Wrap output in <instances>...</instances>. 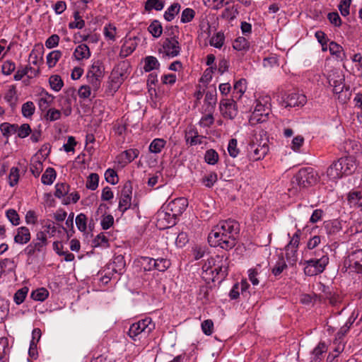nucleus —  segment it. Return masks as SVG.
<instances>
[{"label": "nucleus", "mask_w": 362, "mask_h": 362, "mask_svg": "<svg viewBox=\"0 0 362 362\" xmlns=\"http://www.w3.org/2000/svg\"><path fill=\"white\" fill-rule=\"evenodd\" d=\"M155 328V325L150 317H146L137 322L133 323L129 329L128 335L134 341L137 340L139 334L148 335Z\"/></svg>", "instance_id": "obj_3"}, {"label": "nucleus", "mask_w": 362, "mask_h": 362, "mask_svg": "<svg viewBox=\"0 0 362 362\" xmlns=\"http://www.w3.org/2000/svg\"><path fill=\"white\" fill-rule=\"evenodd\" d=\"M92 245L94 247H109L108 238L103 233H100L94 238V240L92 242Z\"/></svg>", "instance_id": "obj_36"}, {"label": "nucleus", "mask_w": 362, "mask_h": 362, "mask_svg": "<svg viewBox=\"0 0 362 362\" xmlns=\"http://www.w3.org/2000/svg\"><path fill=\"white\" fill-rule=\"evenodd\" d=\"M204 160L209 165H215L218 161V154L214 149H209L205 153Z\"/></svg>", "instance_id": "obj_45"}, {"label": "nucleus", "mask_w": 362, "mask_h": 362, "mask_svg": "<svg viewBox=\"0 0 362 362\" xmlns=\"http://www.w3.org/2000/svg\"><path fill=\"white\" fill-rule=\"evenodd\" d=\"M166 141L163 139H155L152 141L149 146V151L151 153H159L165 147Z\"/></svg>", "instance_id": "obj_32"}, {"label": "nucleus", "mask_w": 362, "mask_h": 362, "mask_svg": "<svg viewBox=\"0 0 362 362\" xmlns=\"http://www.w3.org/2000/svg\"><path fill=\"white\" fill-rule=\"evenodd\" d=\"M136 45L131 39L126 40L121 47L119 55L126 57L131 54L136 49Z\"/></svg>", "instance_id": "obj_27"}, {"label": "nucleus", "mask_w": 362, "mask_h": 362, "mask_svg": "<svg viewBox=\"0 0 362 362\" xmlns=\"http://www.w3.org/2000/svg\"><path fill=\"white\" fill-rule=\"evenodd\" d=\"M74 18L75 21L69 23V28L70 29H82L85 26V21L82 19L78 11H74Z\"/></svg>", "instance_id": "obj_43"}, {"label": "nucleus", "mask_w": 362, "mask_h": 362, "mask_svg": "<svg viewBox=\"0 0 362 362\" xmlns=\"http://www.w3.org/2000/svg\"><path fill=\"white\" fill-rule=\"evenodd\" d=\"M0 130L3 136L8 139L11 134L17 132V130H18V124L4 122L0 124Z\"/></svg>", "instance_id": "obj_25"}, {"label": "nucleus", "mask_w": 362, "mask_h": 362, "mask_svg": "<svg viewBox=\"0 0 362 362\" xmlns=\"http://www.w3.org/2000/svg\"><path fill=\"white\" fill-rule=\"evenodd\" d=\"M129 66L127 61H122L114 67L110 74L112 86L114 88L117 89L127 78Z\"/></svg>", "instance_id": "obj_4"}, {"label": "nucleus", "mask_w": 362, "mask_h": 362, "mask_svg": "<svg viewBox=\"0 0 362 362\" xmlns=\"http://www.w3.org/2000/svg\"><path fill=\"white\" fill-rule=\"evenodd\" d=\"M228 151L229 155L233 158L237 157L239 154L240 150L238 148V141L236 139H231L229 140Z\"/></svg>", "instance_id": "obj_52"}, {"label": "nucleus", "mask_w": 362, "mask_h": 362, "mask_svg": "<svg viewBox=\"0 0 362 362\" xmlns=\"http://www.w3.org/2000/svg\"><path fill=\"white\" fill-rule=\"evenodd\" d=\"M131 200L132 198L130 197L121 196L119 202L118 209L122 213L125 212L131 207Z\"/></svg>", "instance_id": "obj_54"}, {"label": "nucleus", "mask_w": 362, "mask_h": 362, "mask_svg": "<svg viewBox=\"0 0 362 362\" xmlns=\"http://www.w3.org/2000/svg\"><path fill=\"white\" fill-rule=\"evenodd\" d=\"M31 238L30 230L25 226L17 228L16 234L14 236V242L18 244L24 245L28 243Z\"/></svg>", "instance_id": "obj_17"}, {"label": "nucleus", "mask_w": 362, "mask_h": 362, "mask_svg": "<svg viewBox=\"0 0 362 362\" xmlns=\"http://www.w3.org/2000/svg\"><path fill=\"white\" fill-rule=\"evenodd\" d=\"M16 133L19 138L24 139L32 133V129L29 124L25 123L18 126V130H17Z\"/></svg>", "instance_id": "obj_55"}, {"label": "nucleus", "mask_w": 362, "mask_h": 362, "mask_svg": "<svg viewBox=\"0 0 362 362\" xmlns=\"http://www.w3.org/2000/svg\"><path fill=\"white\" fill-rule=\"evenodd\" d=\"M271 98L269 96L259 98L256 100V105L249 122L252 125L266 122L271 113Z\"/></svg>", "instance_id": "obj_1"}, {"label": "nucleus", "mask_w": 362, "mask_h": 362, "mask_svg": "<svg viewBox=\"0 0 362 362\" xmlns=\"http://www.w3.org/2000/svg\"><path fill=\"white\" fill-rule=\"evenodd\" d=\"M323 227L328 235H334L341 230V223L337 219L326 221Z\"/></svg>", "instance_id": "obj_20"}, {"label": "nucleus", "mask_w": 362, "mask_h": 362, "mask_svg": "<svg viewBox=\"0 0 362 362\" xmlns=\"http://www.w3.org/2000/svg\"><path fill=\"white\" fill-rule=\"evenodd\" d=\"M62 54L59 50H54L47 56V64L49 68L54 67L61 58Z\"/></svg>", "instance_id": "obj_34"}, {"label": "nucleus", "mask_w": 362, "mask_h": 362, "mask_svg": "<svg viewBox=\"0 0 362 362\" xmlns=\"http://www.w3.org/2000/svg\"><path fill=\"white\" fill-rule=\"evenodd\" d=\"M195 14L194 9L186 8L182 12L180 21L182 23H189L194 19Z\"/></svg>", "instance_id": "obj_48"}, {"label": "nucleus", "mask_w": 362, "mask_h": 362, "mask_svg": "<svg viewBox=\"0 0 362 362\" xmlns=\"http://www.w3.org/2000/svg\"><path fill=\"white\" fill-rule=\"evenodd\" d=\"M74 58L78 60L88 59L90 57V51L89 47L86 44H81L76 47L74 52Z\"/></svg>", "instance_id": "obj_21"}, {"label": "nucleus", "mask_w": 362, "mask_h": 362, "mask_svg": "<svg viewBox=\"0 0 362 362\" xmlns=\"http://www.w3.org/2000/svg\"><path fill=\"white\" fill-rule=\"evenodd\" d=\"M28 288L24 286L18 289L14 294L13 300L17 305L21 304L25 299L28 293Z\"/></svg>", "instance_id": "obj_44"}, {"label": "nucleus", "mask_w": 362, "mask_h": 362, "mask_svg": "<svg viewBox=\"0 0 362 362\" xmlns=\"http://www.w3.org/2000/svg\"><path fill=\"white\" fill-rule=\"evenodd\" d=\"M6 214V217L13 226H18L20 224V217L15 209H8Z\"/></svg>", "instance_id": "obj_60"}, {"label": "nucleus", "mask_w": 362, "mask_h": 362, "mask_svg": "<svg viewBox=\"0 0 362 362\" xmlns=\"http://www.w3.org/2000/svg\"><path fill=\"white\" fill-rule=\"evenodd\" d=\"M9 185L11 187L18 184L19 180V169L16 167L11 168L8 175Z\"/></svg>", "instance_id": "obj_58"}, {"label": "nucleus", "mask_w": 362, "mask_h": 362, "mask_svg": "<svg viewBox=\"0 0 362 362\" xmlns=\"http://www.w3.org/2000/svg\"><path fill=\"white\" fill-rule=\"evenodd\" d=\"M35 107L32 101H28L22 105V115L25 117H30L35 113Z\"/></svg>", "instance_id": "obj_46"}, {"label": "nucleus", "mask_w": 362, "mask_h": 362, "mask_svg": "<svg viewBox=\"0 0 362 362\" xmlns=\"http://www.w3.org/2000/svg\"><path fill=\"white\" fill-rule=\"evenodd\" d=\"M164 7V1L160 0H147L145 3V10L151 11L153 9L161 11Z\"/></svg>", "instance_id": "obj_37"}, {"label": "nucleus", "mask_w": 362, "mask_h": 362, "mask_svg": "<svg viewBox=\"0 0 362 362\" xmlns=\"http://www.w3.org/2000/svg\"><path fill=\"white\" fill-rule=\"evenodd\" d=\"M56 176L55 170L53 168H48L42 174L41 181L44 185H50L53 183Z\"/></svg>", "instance_id": "obj_28"}, {"label": "nucleus", "mask_w": 362, "mask_h": 362, "mask_svg": "<svg viewBox=\"0 0 362 362\" xmlns=\"http://www.w3.org/2000/svg\"><path fill=\"white\" fill-rule=\"evenodd\" d=\"M238 12L237 11V9H234L233 6V7H227L223 11L221 16L223 18H225V19H227L229 21H233L235 18V16H236V14H238Z\"/></svg>", "instance_id": "obj_64"}, {"label": "nucleus", "mask_w": 362, "mask_h": 362, "mask_svg": "<svg viewBox=\"0 0 362 362\" xmlns=\"http://www.w3.org/2000/svg\"><path fill=\"white\" fill-rule=\"evenodd\" d=\"M49 296V292L46 288H41L33 291L30 297L32 299L37 301H44Z\"/></svg>", "instance_id": "obj_40"}, {"label": "nucleus", "mask_w": 362, "mask_h": 362, "mask_svg": "<svg viewBox=\"0 0 362 362\" xmlns=\"http://www.w3.org/2000/svg\"><path fill=\"white\" fill-rule=\"evenodd\" d=\"M329 84L334 87V85H339L344 82V76L343 75L339 74L337 71H332L329 74L328 77Z\"/></svg>", "instance_id": "obj_35"}, {"label": "nucleus", "mask_w": 362, "mask_h": 362, "mask_svg": "<svg viewBox=\"0 0 362 362\" xmlns=\"http://www.w3.org/2000/svg\"><path fill=\"white\" fill-rule=\"evenodd\" d=\"M99 175L97 173H90L88 177L86 187L88 189L95 190L98 186Z\"/></svg>", "instance_id": "obj_47"}, {"label": "nucleus", "mask_w": 362, "mask_h": 362, "mask_svg": "<svg viewBox=\"0 0 362 362\" xmlns=\"http://www.w3.org/2000/svg\"><path fill=\"white\" fill-rule=\"evenodd\" d=\"M322 293H325V298H326V300H328L329 303L332 306H337L339 303L341 302V297L336 293H332L329 291V288L325 286V285H322Z\"/></svg>", "instance_id": "obj_22"}, {"label": "nucleus", "mask_w": 362, "mask_h": 362, "mask_svg": "<svg viewBox=\"0 0 362 362\" xmlns=\"http://www.w3.org/2000/svg\"><path fill=\"white\" fill-rule=\"evenodd\" d=\"M356 273H362V249L352 252L344 261V266Z\"/></svg>", "instance_id": "obj_8"}, {"label": "nucleus", "mask_w": 362, "mask_h": 362, "mask_svg": "<svg viewBox=\"0 0 362 362\" xmlns=\"http://www.w3.org/2000/svg\"><path fill=\"white\" fill-rule=\"evenodd\" d=\"M199 137L198 132L193 129L186 132L185 136L186 142L189 143L191 146H195L202 143V139H199Z\"/></svg>", "instance_id": "obj_31"}, {"label": "nucleus", "mask_w": 362, "mask_h": 362, "mask_svg": "<svg viewBox=\"0 0 362 362\" xmlns=\"http://www.w3.org/2000/svg\"><path fill=\"white\" fill-rule=\"evenodd\" d=\"M105 177L106 181L112 185L117 184L119 180L117 172L111 168H109L105 171Z\"/></svg>", "instance_id": "obj_57"}, {"label": "nucleus", "mask_w": 362, "mask_h": 362, "mask_svg": "<svg viewBox=\"0 0 362 362\" xmlns=\"http://www.w3.org/2000/svg\"><path fill=\"white\" fill-rule=\"evenodd\" d=\"M338 161L341 168L342 174L344 176H347L353 174L356 169V164L355 160L352 157H344L338 159Z\"/></svg>", "instance_id": "obj_14"}, {"label": "nucleus", "mask_w": 362, "mask_h": 362, "mask_svg": "<svg viewBox=\"0 0 362 362\" xmlns=\"http://www.w3.org/2000/svg\"><path fill=\"white\" fill-rule=\"evenodd\" d=\"M139 151L136 148H129L123 151L119 156L118 162L122 165H126L128 163H130L135 158L139 156Z\"/></svg>", "instance_id": "obj_16"}, {"label": "nucleus", "mask_w": 362, "mask_h": 362, "mask_svg": "<svg viewBox=\"0 0 362 362\" xmlns=\"http://www.w3.org/2000/svg\"><path fill=\"white\" fill-rule=\"evenodd\" d=\"M61 111L54 108L47 110L45 118L47 121L53 122L59 119L61 117Z\"/></svg>", "instance_id": "obj_53"}, {"label": "nucleus", "mask_w": 362, "mask_h": 362, "mask_svg": "<svg viewBox=\"0 0 362 362\" xmlns=\"http://www.w3.org/2000/svg\"><path fill=\"white\" fill-rule=\"evenodd\" d=\"M69 188L70 186L65 182L57 183L55 185L54 196L57 198L64 197L69 193Z\"/></svg>", "instance_id": "obj_38"}, {"label": "nucleus", "mask_w": 362, "mask_h": 362, "mask_svg": "<svg viewBox=\"0 0 362 362\" xmlns=\"http://www.w3.org/2000/svg\"><path fill=\"white\" fill-rule=\"evenodd\" d=\"M287 264L286 261L284 260L283 254L279 255V259L276 262V264L272 269V273L275 276H279L284 269L287 268Z\"/></svg>", "instance_id": "obj_29"}, {"label": "nucleus", "mask_w": 362, "mask_h": 362, "mask_svg": "<svg viewBox=\"0 0 362 362\" xmlns=\"http://www.w3.org/2000/svg\"><path fill=\"white\" fill-rule=\"evenodd\" d=\"M220 111L225 118L233 119L238 113L235 101L233 99H223L220 103Z\"/></svg>", "instance_id": "obj_11"}, {"label": "nucleus", "mask_w": 362, "mask_h": 362, "mask_svg": "<svg viewBox=\"0 0 362 362\" xmlns=\"http://www.w3.org/2000/svg\"><path fill=\"white\" fill-rule=\"evenodd\" d=\"M301 235V230L300 229H297L296 232L293 234L291 240L286 246L285 250H289L291 247L298 249L299 243H300V238Z\"/></svg>", "instance_id": "obj_50"}, {"label": "nucleus", "mask_w": 362, "mask_h": 362, "mask_svg": "<svg viewBox=\"0 0 362 362\" xmlns=\"http://www.w3.org/2000/svg\"><path fill=\"white\" fill-rule=\"evenodd\" d=\"M148 30L154 37H159L162 34L163 28L160 23L155 20L150 24Z\"/></svg>", "instance_id": "obj_39"}, {"label": "nucleus", "mask_w": 362, "mask_h": 362, "mask_svg": "<svg viewBox=\"0 0 362 362\" xmlns=\"http://www.w3.org/2000/svg\"><path fill=\"white\" fill-rule=\"evenodd\" d=\"M217 174L215 172H211L209 175L202 178V183L207 187H211L217 181Z\"/></svg>", "instance_id": "obj_56"}, {"label": "nucleus", "mask_w": 362, "mask_h": 362, "mask_svg": "<svg viewBox=\"0 0 362 362\" xmlns=\"http://www.w3.org/2000/svg\"><path fill=\"white\" fill-rule=\"evenodd\" d=\"M299 187L307 188L314 185L318 181L317 173L311 168H301L296 175Z\"/></svg>", "instance_id": "obj_5"}, {"label": "nucleus", "mask_w": 362, "mask_h": 362, "mask_svg": "<svg viewBox=\"0 0 362 362\" xmlns=\"http://www.w3.org/2000/svg\"><path fill=\"white\" fill-rule=\"evenodd\" d=\"M219 233V231L209 233L208 242L211 247L219 246L222 249L229 250L235 246L239 234Z\"/></svg>", "instance_id": "obj_2"}, {"label": "nucleus", "mask_w": 362, "mask_h": 362, "mask_svg": "<svg viewBox=\"0 0 362 362\" xmlns=\"http://www.w3.org/2000/svg\"><path fill=\"white\" fill-rule=\"evenodd\" d=\"M104 72L105 68L103 63L100 61L97 60L93 63L87 74L103 78Z\"/></svg>", "instance_id": "obj_24"}, {"label": "nucleus", "mask_w": 362, "mask_h": 362, "mask_svg": "<svg viewBox=\"0 0 362 362\" xmlns=\"http://www.w3.org/2000/svg\"><path fill=\"white\" fill-rule=\"evenodd\" d=\"M220 232L219 234H239L240 225L235 220L228 219L221 222L211 232Z\"/></svg>", "instance_id": "obj_9"}, {"label": "nucleus", "mask_w": 362, "mask_h": 362, "mask_svg": "<svg viewBox=\"0 0 362 362\" xmlns=\"http://www.w3.org/2000/svg\"><path fill=\"white\" fill-rule=\"evenodd\" d=\"M225 36L223 33L218 32L215 35H214L209 41L210 45L216 47V48H221L224 44Z\"/></svg>", "instance_id": "obj_42"}, {"label": "nucleus", "mask_w": 362, "mask_h": 362, "mask_svg": "<svg viewBox=\"0 0 362 362\" xmlns=\"http://www.w3.org/2000/svg\"><path fill=\"white\" fill-rule=\"evenodd\" d=\"M233 47L238 51L249 48V42L244 37H237L233 43Z\"/></svg>", "instance_id": "obj_49"}, {"label": "nucleus", "mask_w": 362, "mask_h": 362, "mask_svg": "<svg viewBox=\"0 0 362 362\" xmlns=\"http://www.w3.org/2000/svg\"><path fill=\"white\" fill-rule=\"evenodd\" d=\"M76 224L78 229L81 232H85L87 228V216L84 214H78L76 218Z\"/></svg>", "instance_id": "obj_51"}, {"label": "nucleus", "mask_w": 362, "mask_h": 362, "mask_svg": "<svg viewBox=\"0 0 362 362\" xmlns=\"http://www.w3.org/2000/svg\"><path fill=\"white\" fill-rule=\"evenodd\" d=\"M216 90L207 91L205 95L204 102L214 108L216 104Z\"/></svg>", "instance_id": "obj_62"}, {"label": "nucleus", "mask_w": 362, "mask_h": 362, "mask_svg": "<svg viewBox=\"0 0 362 362\" xmlns=\"http://www.w3.org/2000/svg\"><path fill=\"white\" fill-rule=\"evenodd\" d=\"M171 35H173L164 40L162 47L159 49L158 52L169 57H175L180 54L181 46L178 41V37L174 35L173 31L171 32Z\"/></svg>", "instance_id": "obj_6"}, {"label": "nucleus", "mask_w": 362, "mask_h": 362, "mask_svg": "<svg viewBox=\"0 0 362 362\" xmlns=\"http://www.w3.org/2000/svg\"><path fill=\"white\" fill-rule=\"evenodd\" d=\"M306 103V97L299 93H291L284 100L285 107L304 105Z\"/></svg>", "instance_id": "obj_15"}, {"label": "nucleus", "mask_w": 362, "mask_h": 362, "mask_svg": "<svg viewBox=\"0 0 362 362\" xmlns=\"http://www.w3.org/2000/svg\"><path fill=\"white\" fill-rule=\"evenodd\" d=\"M180 8L181 6L179 3H173L165 12L164 18L168 22L172 21L175 16L179 13Z\"/></svg>", "instance_id": "obj_26"}, {"label": "nucleus", "mask_w": 362, "mask_h": 362, "mask_svg": "<svg viewBox=\"0 0 362 362\" xmlns=\"http://www.w3.org/2000/svg\"><path fill=\"white\" fill-rule=\"evenodd\" d=\"M150 261L153 262V269H157L159 272H165L170 265V260L167 259L161 258Z\"/></svg>", "instance_id": "obj_33"}, {"label": "nucleus", "mask_w": 362, "mask_h": 362, "mask_svg": "<svg viewBox=\"0 0 362 362\" xmlns=\"http://www.w3.org/2000/svg\"><path fill=\"white\" fill-rule=\"evenodd\" d=\"M49 83L52 89L59 91L63 87L64 83L60 76L52 75L49 78Z\"/></svg>", "instance_id": "obj_41"}, {"label": "nucleus", "mask_w": 362, "mask_h": 362, "mask_svg": "<svg viewBox=\"0 0 362 362\" xmlns=\"http://www.w3.org/2000/svg\"><path fill=\"white\" fill-rule=\"evenodd\" d=\"M48 240L45 231H39L36 234V238L32 240L34 247L37 250L38 252H42L43 248L48 245Z\"/></svg>", "instance_id": "obj_19"}, {"label": "nucleus", "mask_w": 362, "mask_h": 362, "mask_svg": "<svg viewBox=\"0 0 362 362\" xmlns=\"http://www.w3.org/2000/svg\"><path fill=\"white\" fill-rule=\"evenodd\" d=\"M187 200L184 197H179L170 201L165 206L168 211H170L171 216H179L186 209Z\"/></svg>", "instance_id": "obj_10"}, {"label": "nucleus", "mask_w": 362, "mask_h": 362, "mask_svg": "<svg viewBox=\"0 0 362 362\" xmlns=\"http://www.w3.org/2000/svg\"><path fill=\"white\" fill-rule=\"evenodd\" d=\"M228 265L221 264L215 267L213 270H211V280L213 281H219L221 282L228 275Z\"/></svg>", "instance_id": "obj_18"}, {"label": "nucleus", "mask_w": 362, "mask_h": 362, "mask_svg": "<svg viewBox=\"0 0 362 362\" xmlns=\"http://www.w3.org/2000/svg\"><path fill=\"white\" fill-rule=\"evenodd\" d=\"M30 170L35 177H39L43 170L42 163L40 160L34 161L31 163Z\"/></svg>", "instance_id": "obj_59"}, {"label": "nucleus", "mask_w": 362, "mask_h": 362, "mask_svg": "<svg viewBox=\"0 0 362 362\" xmlns=\"http://www.w3.org/2000/svg\"><path fill=\"white\" fill-rule=\"evenodd\" d=\"M248 157L252 160H259L264 158L269 151V146L264 143L262 145H256L255 143L250 144Z\"/></svg>", "instance_id": "obj_12"}, {"label": "nucleus", "mask_w": 362, "mask_h": 362, "mask_svg": "<svg viewBox=\"0 0 362 362\" xmlns=\"http://www.w3.org/2000/svg\"><path fill=\"white\" fill-rule=\"evenodd\" d=\"M327 175L330 180H333L339 179L344 176L342 174L341 168H340V165L338 160L334 162L327 168Z\"/></svg>", "instance_id": "obj_23"}, {"label": "nucleus", "mask_w": 362, "mask_h": 362, "mask_svg": "<svg viewBox=\"0 0 362 362\" xmlns=\"http://www.w3.org/2000/svg\"><path fill=\"white\" fill-rule=\"evenodd\" d=\"M310 258L304 260L302 263L304 265V273L308 276H313L322 273L328 264L325 262V259Z\"/></svg>", "instance_id": "obj_7"}, {"label": "nucleus", "mask_w": 362, "mask_h": 362, "mask_svg": "<svg viewBox=\"0 0 362 362\" xmlns=\"http://www.w3.org/2000/svg\"><path fill=\"white\" fill-rule=\"evenodd\" d=\"M158 214V222L163 228H168L176 224L177 216H171L170 211H168L165 206Z\"/></svg>", "instance_id": "obj_13"}, {"label": "nucleus", "mask_w": 362, "mask_h": 362, "mask_svg": "<svg viewBox=\"0 0 362 362\" xmlns=\"http://www.w3.org/2000/svg\"><path fill=\"white\" fill-rule=\"evenodd\" d=\"M104 35L106 38L115 41L116 35V27L109 23L104 28Z\"/></svg>", "instance_id": "obj_61"}, {"label": "nucleus", "mask_w": 362, "mask_h": 362, "mask_svg": "<svg viewBox=\"0 0 362 362\" xmlns=\"http://www.w3.org/2000/svg\"><path fill=\"white\" fill-rule=\"evenodd\" d=\"M144 69L146 72H149L153 69H158L160 66L158 59L153 56L146 57L144 59Z\"/></svg>", "instance_id": "obj_30"}, {"label": "nucleus", "mask_w": 362, "mask_h": 362, "mask_svg": "<svg viewBox=\"0 0 362 362\" xmlns=\"http://www.w3.org/2000/svg\"><path fill=\"white\" fill-rule=\"evenodd\" d=\"M102 78L101 77L87 74L88 81L94 91H97L100 88Z\"/></svg>", "instance_id": "obj_63"}]
</instances>
